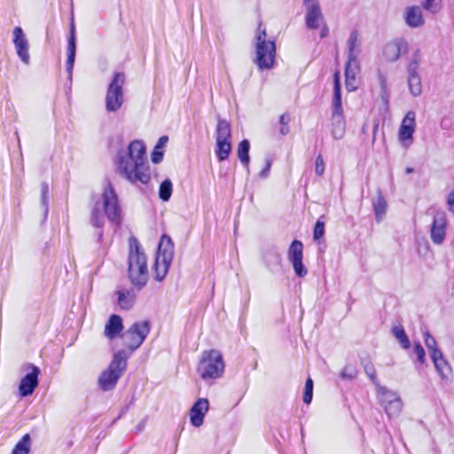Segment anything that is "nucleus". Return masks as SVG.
Wrapping results in <instances>:
<instances>
[{
	"label": "nucleus",
	"instance_id": "obj_1",
	"mask_svg": "<svg viewBox=\"0 0 454 454\" xmlns=\"http://www.w3.org/2000/svg\"><path fill=\"white\" fill-rule=\"evenodd\" d=\"M117 172L129 182L147 184L151 179L145 146L141 140L132 141L127 150L120 151L116 160Z\"/></svg>",
	"mask_w": 454,
	"mask_h": 454
},
{
	"label": "nucleus",
	"instance_id": "obj_2",
	"mask_svg": "<svg viewBox=\"0 0 454 454\" xmlns=\"http://www.w3.org/2000/svg\"><path fill=\"white\" fill-rule=\"evenodd\" d=\"M106 218L114 224H119L121 221V207L118 195L109 182L103 185L102 192L94 204L90 213V223L94 227L99 228L105 224Z\"/></svg>",
	"mask_w": 454,
	"mask_h": 454
},
{
	"label": "nucleus",
	"instance_id": "obj_3",
	"mask_svg": "<svg viewBox=\"0 0 454 454\" xmlns=\"http://www.w3.org/2000/svg\"><path fill=\"white\" fill-rule=\"evenodd\" d=\"M129 254L128 259V276L132 285L138 290L142 289L148 281L149 272L147 257L140 249L136 239L129 241Z\"/></svg>",
	"mask_w": 454,
	"mask_h": 454
},
{
	"label": "nucleus",
	"instance_id": "obj_4",
	"mask_svg": "<svg viewBox=\"0 0 454 454\" xmlns=\"http://www.w3.org/2000/svg\"><path fill=\"white\" fill-rule=\"evenodd\" d=\"M255 58L254 63L260 70H269L274 67L276 59V43L274 40L267 39V32L259 24L254 35Z\"/></svg>",
	"mask_w": 454,
	"mask_h": 454
},
{
	"label": "nucleus",
	"instance_id": "obj_5",
	"mask_svg": "<svg viewBox=\"0 0 454 454\" xmlns=\"http://www.w3.org/2000/svg\"><path fill=\"white\" fill-rule=\"evenodd\" d=\"M347 44L348 51L345 68V83L348 91H354L357 88L356 76L360 72V64L357 57L361 52V43L357 30L351 31Z\"/></svg>",
	"mask_w": 454,
	"mask_h": 454
},
{
	"label": "nucleus",
	"instance_id": "obj_6",
	"mask_svg": "<svg viewBox=\"0 0 454 454\" xmlns=\"http://www.w3.org/2000/svg\"><path fill=\"white\" fill-rule=\"evenodd\" d=\"M224 361L219 350L209 349L201 353L197 372L205 380H215L222 377L224 372Z\"/></svg>",
	"mask_w": 454,
	"mask_h": 454
},
{
	"label": "nucleus",
	"instance_id": "obj_7",
	"mask_svg": "<svg viewBox=\"0 0 454 454\" xmlns=\"http://www.w3.org/2000/svg\"><path fill=\"white\" fill-rule=\"evenodd\" d=\"M128 354L120 350L114 355L108 368L98 378V385L103 391L113 389L127 367Z\"/></svg>",
	"mask_w": 454,
	"mask_h": 454
},
{
	"label": "nucleus",
	"instance_id": "obj_8",
	"mask_svg": "<svg viewBox=\"0 0 454 454\" xmlns=\"http://www.w3.org/2000/svg\"><path fill=\"white\" fill-rule=\"evenodd\" d=\"M174 245L169 237L162 236L159 247L158 253L154 262L155 279L161 281L165 278L169 266L173 260Z\"/></svg>",
	"mask_w": 454,
	"mask_h": 454
},
{
	"label": "nucleus",
	"instance_id": "obj_9",
	"mask_svg": "<svg viewBox=\"0 0 454 454\" xmlns=\"http://www.w3.org/2000/svg\"><path fill=\"white\" fill-rule=\"evenodd\" d=\"M150 332V324L148 321H140L134 323L121 335L123 345L128 348L126 354L128 356L137 348H138Z\"/></svg>",
	"mask_w": 454,
	"mask_h": 454
},
{
	"label": "nucleus",
	"instance_id": "obj_10",
	"mask_svg": "<svg viewBox=\"0 0 454 454\" xmlns=\"http://www.w3.org/2000/svg\"><path fill=\"white\" fill-rule=\"evenodd\" d=\"M377 396L380 403L389 418L400 414L403 409V402L400 395L385 387L376 384Z\"/></svg>",
	"mask_w": 454,
	"mask_h": 454
},
{
	"label": "nucleus",
	"instance_id": "obj_11",
	"mask_svg": "<svg viewBox=\"0 0 454 454\" xmlns=\"http://www.w3.org/2000/svg\"><path fill=\"white\" fill-rule=\"evenodd\" d=\"M124 82V73L118 72L114 74L106 93V102L107 111L115 112L121 107L123 102L122 87Z\"/></svg>",
	"mask_w": 454,
	"mask_h": 454
},
{
	"label": "nucleus",
	"instance_id": "obj_12",
	"mask_svg": "<svg viewBox=\"0 0 454 454\" xmlns=\"http://www.w3.org/2000/svg\"><path fill=\"white\" fill-rule=\"evenodd\" d=\"M231 135L230 124L223 120H220L216 126L215 154L221 161L225 160L231 153Z\"/></svg>",
	"mask_w": 454,
	"mask_h": 454
},
{
	"label": "nucleus",
	"instance_id": "obj_13",
	"mask_svg": "<svg viewBox=\"0 0 454 454\" xmlns=\"http://www.w3.org/2000/svg\"><path fill=\"white\" fill-rule=\"evenodd\" d=\"M23 370L26 375L20 380L19 394L21 397H26L31 395L37 387L40 369L32 364H27L23 366Z\"/></svg>",
	"mask_w": 454,
	"mask_h": 454
},
{
	"label": "nucleus",
	"instance_id": "obj_14",
	"mask_svg": "<svg viewBox=\"0 0 454 454\" xmlns=\"http://www.w3.org/2000/svg\"><path fill=\"white\" fill-rule=\"evenodd\" d=\"M306 8L305 23L309 29H317L320 22L324 21L318 0H303Z\"/></svg>",
	"mask_w": 454,
	"mask_h": 454
},
{
	"label": "nucleus",
	"instance_id": "obj_15",
	"mask_svg": "<svg viewBox=\"0 0 454 454\" xmlns=\"http://www.w3.org/2000/svg\"><path fill=\"white\" fill-rule=\"evenodd\" d=\"M13 34V44L16 50V53L20 59L25 64L28 65L30 62L29 55V43L24 34L23 29L20 27H15L12 31Z\"/></svg>",
	"mask_w": 454,
	"mask_h": 454
},
{
	"label": "nucleus",
	"instance_id": "obj_16",
	"mask_svg": "<svg viewBox=\"0 0 454 454\" xmlns=\"http://www.w3.org/2000/svg\"><path fill=\"white\" fill-rule=\"evenodd\" d=\"M415 126V118L410 115H405L398 131V139L403 147L409 148L412 145Z\"/></svg>",
	"mask_w": 454,
	"mask_h": 454
},
{
	"label": "nucleus",
	"instance_id": "obj_17",
	"mask_svg": "<svg viewBox=\"0 0 454 454\" xmlns=\"http://www.w3.org/2000/svg\"><path fill=\"white\" fill-rule=\"evenodd\" d=\"M446 214L444 212H437L434 216V221L431 226V239L436 244L440 245L443 242L446 233Z\"/></svg>",
	"mask_w": 454,
	"mask_h": 454
},
{
	"label": "nucleus",
	"instance_id": "obj_18",
	"mask_svg": "<svg viewBox=\"0 0 454 454\" xmlns=\"http://www.w3.org/2000/svg\"><path fill=\"white\" fill-rule=\"evenodd\" d=\"M209 410L207 398H199L190 410V421L195 427H200L204 422V417Z\"/></svg>",
	"mask_w": 454,
	"mask_h": 454
},
{
	"label": "nucleus",
	"instance_id": "obj_19",
	"mask_svg": "<svg viewBox=\"0 0 454 454\" xmlns=\"http://www.w3.org/2000/svg\"><path fill=\"white\" fill-rule=\"evenodd\" d=\"M407 50V43L404 40H395L387 43L383 49V56L389 62L396 61L401 53Z\"/></svg>",
	"mask_w": 454,
	"mask_h": 454
},
{
	"label": "nucleus",
	"instance_id": "obj_20",
	"mask_svg": "<svg viewBox=\"0 0 454 454\" xmlns=\"http://www.w3.org/2000/svg\"><path fill=\"white\" fill-rule=\"evenodd\" d=\"M122 319L118 315H111L105 325L104 333L108 339H114L122 331Z\"/></svg>",
	"mask_w": 454,
	"mask_h": 454
},
{
	"label": "nucleus",
	"instance_id": "obj_21",
	"mask_svg": "<svg viewBox=\"0 0 454 454\" xmlns=\"http://www.w3.org/2000/svg\"><path fill=\"white\" fill-rule=\"evenodd\" d=\"M405 22L410 27H419L424 25L425 20L419 6L407 8Z\"/></svg>",
	"mask_w": 454,
	"mask_h": 454
},
{
	"label": "nucleus",
	"instance_id": "obj_22",
	"mask_svg": "<svg viewBox=\"0 0 454 454\" xmlns=\"http://www.w3.org/2000/svg\"><path fill=\"white\" fill-rule=\"evenodd\" d=\"M117 294V304L121 309L129 310L135 304L136 295L132 290L120 289Z\"/></svg>",
	"mask_w": 454,
	"mask_h": 454
},
{
	"label": "nucleus",
	"instance_id": "obj_23",
	"mask_svg": "<svg viewBox=\"0 0 454 454\" xmlns=\"http://www.w3.org/2000/svg\"><path fill=\"white\" fill-rule=\"evenodd\" d=\"M434 367L443 380H449L451 376V367L444 360L442 353L434 352L432 358Z\"/></svg>",
	"mask_w": 454,
	"mask_h": 454
},
{
	"label": "nucleus",
	"instance_id": "obj_24",
	"mask_svg": "<svg viewBox=\"0 0 454 454\" xmlns=\"http://www.w3.org/2000/svg\"><path fill=\"white\" fill-rule=\"evenodd\" d=\"M340 79V73L336 72L333 74V114H341V112H342Z\"/></svg>",
	"mask_w": 454,
	"mask_h": 454
},
{
	"label": "nucleus",
	"instance_id": "obj_25",
	"mask_svg": "<svg viewBox=\"0 0 454 454\" xmlns=\"http://www.w3.org/2000/svg\"><path fill=\"white\" fill-rule=\"evenodd\" d=\"M373 211L378 223L381 222L387 213V204L380 191L378 192L376 200L373 201Z\"/></svg>",
	"mask_w": 454,
	"mask_h": 454
},
{
	"label": "nucleus",
	"instance_id": "obj_26",
	"mask_svg": "<svg viewBox=\"0 0 454 454\" xmlns=\"http://www.w3.org/2000/svg\"><path fill=\"white\" fill-rule=\"evenodd\" d=\"M303 258V245L300 240H294L287 251L288 261H299Z\"/></svg>",
	"mask_w": 454,
	"mask_h": 454
},
{
	"label": "nucleus",
	"instance_id": "obj_27",
	"mask_svg": "<svg viewBox=\"0 0 454 454\" xmlns=\"http://www.w3.org/2000/svg\"><path fill=\"white\" fill-rule=\"evenodd\" d=\"M380 85H381V90H380V98L378 101V107L380 114H386L388 112V95L386 90V80L385 78L380 75Z\"/></svg>",
	"mask_w": 454,
	"mask_h": 454
},
{
	"label": "nucleus",
	"instance_id": "obj_28",
	"mask_svg": "<svg viewBox=\"0 0 454 454\" xmlns=\"http://www.w3.org/2000/svg\"><path fill=\"white\" fill-rule=\"evenodd\" d=\"M392 333L395 339L399 341L400 345L403 349H408L411 347L410 340L405 333L403 327L401 325H394L392 328Z\"/></svg>",
	"mask_w": 454,
	"mask_h": 454
},
{
	"label": "nucleus",
	"instance_id": "obj_29",
	"mask_svg": "<svg viewBox=\"0 0 454 454\" xmlns=\"http://www.w3.org/2000/svg\"><path fill=\"white\" fill-rule=\"evenodd\" d=\"M31 449V439L28 434L23 435V437L15 444L12 450V454H29Z\"/></svg>",
	"mask_w": 454,
	"mask_h": 454
},
{
	"label": "nucleus",
	"instance_id": "obj_30",
	"mask_svg": "<svg viewBox=\"0 0 454 454\" xmlns=\"http://www.w3.org/2000/svg\"><path fill=\"white\" fill-rule=\"evenodd\" d=\"M249 148L250 145L247 139L242 140L238 148V157L247 169L249 165Z\"/></svg>",
	"mask_w": 454,
	"mask_h": 454
},
{
	"label": "nucleus",
	"instance_id": "obj_31",
	"mask_svg": "<svg viewBox=\"0 0 454 454\" xmlns=\"http://www.w3.org/2000/svg\"><path fill=\"white\" fill-rule=\"evenodd\" d=\"M408 84L411 93L419 96L422 92L421 79L419 74L408 75Z\"/></svg>",
	"mask_w": 454,
	"mask_h": 454
},
{
	"label": "nucleus",
	"instance_id": "obj_32",
	"mask_svg": "<svg viewBox=\"0 0 454 454\" xmlns=\"http://www.w3.org/2000/svg\"><path fill=\"white\" fill-rule=\"evenodd\" d=\"M442 0H422L421 5L427 12L436 14L442 9Z\"/></svg>",
	"mask_w": 454,
	"mask_h": 454
},
{
	"label": "nucleus",
	"instance_id": "obj_33",
	"mask_svg": "<svg viewBox=\"0 0 454 454\" xmlns=\"http://www.w3.org/2000/svg\"><path fill=\"white\" fill-rule=\"evenodd\" d=\"M172 182L169 179H166L160 184L159 196L163 201L169 200L172 194Z\"/></svg>",
	"mask_w": 454,
	"mask_h": 454
},
{
	"label": "nucleus",
	"instance_id": "obj_34",
	"mask_svg": "<svg viewBox=\"0 0 454 454\" xmlns=\"http://www.w3.org/2000/svg\"><path fill=\"white\" fill-rule=\"evenodd\" d=\"M423 335L425 345L430 351L431 358H433L434 352L442 353L441 350L437 348L436 340L427 331L424 332Z\"/></svg>",
	"mask_w": 454,
	"mask_h": 454
},
{
	"label": "nucleus",
	"instance_id": "obj_35",
	"mask_svg": "<svg viewBox=\"0 0 454 454\" xmlns=\"http://www.w3.org/2000/svg\"><path fill=\"white\" fill-rule=\"evenodd\" d=\"M419 61H420L419 51L417 50L413 53L411 60L410 61V63L407 67L408 75L419 74L418 69L419 67Z\"/></svg>",
	"mask_w": 454,
	"mask_h": 454
},
{
	"label": "nucleus",
	"instance_id": "obj_36",
	"mask_svg": "<svg viewBox=\"0 0 454 454\" xmlns=\"http://www.w3.org/2000/svg\"><path fill=\"white\" fill-rule=\"evenodd\" d=\"M313 396V381L310 378L306 380L304 387V394H303V402L306 404H309L311 403Z\"/></svg>",
	"mask_w": 454,
	"mask_h": 454
},
{
	"label": "nucleus",
	"instance_id": "obj_37",
	"mask_svg": "<svg viewBox=\"0 0 454 454\" xmlns=\"http://www.w3.org/2000/svg\"><path fill=\"white\" fill-rule=\"evenodd\" d=\"M76 51L67 50V72L68 74V79L72 80L73 68L75 61Z\"/></svg>",
	"mask_w": 454,
	"mask_h": 454
},
{
	"label": "nucleus",
	"instance_id": "obj_38",
	"mask_svg": "<svg viewBox=\"0 0 454 454\" xmlns=\"http://www.w3.org/2000/svg\"><path fill=\"white\" fill-rule=\"evenodd\" d=\"M291 264L294 268L295 274L299 278H303L308 274V270L302 262V259H300L299 261L291 262Z\"/></svg>",
	"mask_w": 454,
	"mask_h": 454
},
{
	"label": "nucleus",
	"instance_id": "obj_39",
	"mask_svg": "<svg viewBox=\"0 0 454 454\" xmlns=\"http://www.w3.org/2000/svg\"><path fill=\"white\" fill-rule=\"evenodd\" d=\"M67 50L76 51L75 27L74 24V20H72L70 24Z\"/></svg>",
	"mask_w": 454,
	"mask_h": 454
},
{
	"label": "nucleus",
	"instance_id": "obj_40",
	"mask_svg": "<svg viewBox=\"0 0 454 454\" xmlns=\"http://www.w3.org/2000/svg\"><path fill=\"white\" fill-rule=\"evenodd\" d=\"M48 192L49 187L47 184H43L41 185V203L44 208V211H48Z\"/></svg>",
	"mask_w": 454,
	"mask_h": 454
},
{
	"label": "nucleus",
	"instance_id": "obj_41",
	"mask_svg": "<svg viewBox=\"0 0 454 454\" xmlns=\"http://www.w3.org/2000/svg\"><path fill=\"white\" fill-rule=\"evenodd\" d=\"M337 127L333 129V135L335 138H340L344 134V122L341 120V115H337Z\"/></svg>",
	"mask_w": 454,
	"mask_h": 454
},
{
	"label": "nucleus",
	"instance_id": "obj_42",
	"mask_svg": "<svg viewBox=\"0 0 454 454\" xmlns=\"http://www.w3.org/2000/svg\"><path fill=\"white\" fill-rule=\"evenodd\" d=\"M325 233V223L321 221H317L314 227L313 238L318 240L324 236Z\"/></svg>",
	"mask_w": 454,
	"mask_h": 454
},
{
	"label": "nucleus",
	"instance_id": "obj_43",
	"mask_svg": "<svg viewBox=\"0 0 454 454\" xmlns=\"http://www.w3.org/2000/svg\"><path fill=\"white\" fill-rule=\"evenodd\" d=\"M413 350L417 356L418 361L420 364H424L426 361V353L423 347L419 342H415Z\"/></svg>",
	"mask_w": 454,
	"mask_h": 454
},
{
	"label": "nucleus",
	"instance_id": "obj_44",
	"mask_svg": "<svg viewBox=\"0 0 454 454\" xmlns=\"http://www.w3.org/2000/svg\"><path fill=\"white\" fill-rule=\"evenodd\" d=\"M315 171L318 176H322L325 172V162L321 155L316 158Z\"/></svg>",
	"mask_w": 454,
	"mask_h": 454
},
{
	"label": "nucleus",
	"instance_id": "obj_45",
	"mask_svg": "<svg viewBox=\"0 0 454 454\" xmlns=\"http://www.w3.org/2000/svg\"><path fill=\"white\" fill-rule=\"evenodd\" d=\"M289 121H290V115H280L279 122L282 125V127L280 129V132L283 135L287 134L289 131L288 128L286 127V125L289 123Z\"/></svg>",
	"mask_w": 454,
	"mask_h": 454
},
{
	"label": "nucleus",
	"instance_id": "obj_46",
	"mask_svg": "<svg viewBox=\"0 0 454 454\" xmlns=\"http://www.w3.org/2000/svg\"><path fill=\"white\" fill-rule=\"evenodd\" d=\"M163 158V152L160 149L155 147L152 153V161L153 163H160Z\"/></svg>",
	"mask_w": 454,
	"mask_h": 454
},
{
	"label": "nucleus",
	"instance_id": "obj_47",
	"mask_svg": "<svg viewBox=\"0 0 454 454\" xmlns=\"http://www.w3.org/2000/svg\"><path fill=\"white\" fill-rule=\"evenodd\" d=\"M270 167H271V161L269 159H267L266 162H265V167L259 173V176L262 177V178L267 177L269 176V173H270Z\"/></svg>",
	"mask_w": 454,
	"mask_h": 454
},
{
	"label": "nucleus",
	"instance_id": "obj_48",
	"mask_svg": "<svg viewBox=\"0 0 454 454\" xmlns=\"http://www.w3.org/2000/svg\"><path fill=\"white\" fill-rule=\"evenodd\" d=\"M447 205L449 210L454 214V190L451 191L447 197Z\"/></svg>",
	"mask_w": 454,
	"mask_h": 454
},
{
	"label": "nucleus",
	"instance_id": "obj_49",
	"mask_svg": "<svg viewBox=\"0 0 454 454\" xmlns=\"http://www.w3.org/2000/svg\"><path fill=\"white\" fill-rule=\"evenodd\" d=\"M167 142H168V137H161L158 140V143L155 147L161 149L166 145Z\"/></svg>",
	"mask_w": 454,
	"mask_h": 454
},
{
	"label": "nucleus",
	"instance_id": "obj_50",
	"mask_svg": "<svg viewBox=\"0 0 454 454\" xmlns=\"http://www.w3.org/2000/svg\"><path fill=\"white\" fill-rule=\"evenodd\" d=\"M328 27L326 26H324V27L322 28L321 32H320V36L321 38H325L328 35Z\"/></svg>",
	"mask_w": 454,
	"mask_h": 454
},
{
	"label": "nucleus",
	"instance_id": "obj_51",
	"mask_svg": "<svg viewBox=\"0 0 454 454\" xmlns=\"http://www.w3.org/2000/svg\"><path fill=\"white\" fill-rule=\"evenodd\" d=\"M413 171H414V169L412 168L408 167L405 168L406 174H411Z\"/></svg>",
	"mask_w": 454,
	"mask_h": 454
},
{
	"label": "nucleus",
	"instance_id": "obj_52",
	"mask_svg": "<svg viewBox=\"0 0 454 454\" xmlns=\"http://www.w3.org/2000/svg\"><path fill=\"white\" fill-rule=\"evenodd\" d=\"M346 370H347V368L341 372L342 378H346V372H345Z\"/></svg>",
	"mask_w": 454,
	"mask_h": 454
}]
</instances>
